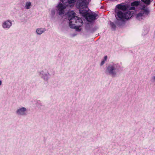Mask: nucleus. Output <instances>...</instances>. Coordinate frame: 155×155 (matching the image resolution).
Listing matches in <instances>:
<instances>
[{"label":"nucleus","mask_w":155,"mask_h":155,"mask_svg":"<svg viewBox=\"0 0 155 155\" xmlns=\"http://www.w3.org/2000/svg\"><path fill=\"white\" fill-rule=\"evenodd\" d=\"M46 29L45 28H40L36 29V32L38 35H41L45 32Z\"/></svg>","instance_id":"12"},{"label":"nucleus","mask_w":155,"mask_h":155,"mask_svg":"<svg viewBox=\"0 0 155 155\" xmlns=\"http://www.w3.org/2000/svg\"><path fill=\"white\" fill-rule=\"evenodd\" d=\"M134 15V12L130 10L124 12L119 10L115 11V17L118 21H123L126 19H128L131 18Z\"/></svg>","instance_id":"6"},{"label":"nucleus","mask_w":155,"mask_h":155,"mask_svg":"<svg viewBox=\"0 0 155 155\" xmlns=\"http://www.w3.org/2000/svg\"><path fill=\"white\" fill-rule=\"evenodd\" d=\"M40 75L42 78L45 81H47L48 80L49 74L48 72L45 73L42 71L40 72Z\"/></svg>","instance_id":"11"},{"label":"nucleus","mask_w":155,"mask_h":155,"mask_svg":"<svg viewBox=\"0 0 155 155\" xmlns=\"http://www.w3.org/2000/svg\"><path fill=\"white\" fill-rule=\"evenodd\" d=\"M139 2L138 1H134L131 3V7L130 8L129 10L133 11L134 12V14L135 6H137L139 4Z\"/></svg>","instance_id":"10"},{"label":"nucleus","mask_w":155,"mask_h":155,"mask_svg":"<svg viewBox=\"0 0 155 155\" xmlns=\"http://www.w3.org/2000/svg\"><path fill=\"white\" fill-rule=\"evenodd\" d=\"M2 81H1L0 80V86H1L2 84Z\"/></svg>","instance_id":"17"},{"label":"nucleus","mask_w":155,"mask_h":155,"mask_svg":"<svg viewBox=\"0 0 155 155\" xmlns=\"http://www.w3.org/2000/svg\"><path fill=\"white\" fill-rule=\"evenodd\" d=\"M31 3L30 2H27L25 4V8L27 9H28L31 8Z\"/></svg>","instance_id":"13"},{"label":"nucleus","mask_w":155,"mask_h":155,"mask_svg":"<svg viewBox=\"0 0 155 155\" xmlns=\"http://www.w3.org/2000/svg\"><path fill=\"white\" fill-rule=\"evenodd\" d=\"M91 0H79L77 2V6L79 8V12L88 21L96 19L97 15L94 12L88 13L87 5Z\"/></svg>","instance_id":"1"},{"label":"nucleus","mask_w":155,"mask_h":155,"mask_svg":"<svg viewBox=\"0 0 155 155\" xmlns=\"http://www.w3.org/2000/svg\"><path fill=\"white\" fill-rule=\"evenodd\" d=\"M74 13L73 11L68 13L69 26L71 28L75 29L76 31H80L81 30V27L83 25V22L81 18L74 16Z\"/></svg>","instance_id":"2"},{"label":"nucleus","mask_w":155,"mask_h":155,"mask_svg":"<svg viewBox=\"0 0 155 155\" xmlns=\"http://www.w3.org/2000/svg\"><path fill=\"white\" fill-rule=\"evenodd\" d=\"M143 3L141 4L140 5V11L137 15V18L140 20L145 18L146 15H147L149 13V11L147 7V5L150 4V0H141Z\"/></svg>","instance_id":"4"},{"label":"nucleus","mask_w":155,"mask_h":155,"mask_svg":"<svg viewBox=\"0 0 155 155\" xmlns=\"http://www.w3.org/2000/svg\"><path fill=\"white\" fill-rule=\"evenodd\" d=\"M53 13H54V12H53Z\"/></svg>","instance_id":"18"},{"label":"nucleus","mask_w":155,"mask_h":155,"mask_svg":"<svg viewBox=\"0 0 155 155\" xmlns=\"http://www.w3.org/2000/svg\"><path fill=\"white\" fill-rule=\"evenodd\" d=\"M12 21L9 20H8L4 21L2 23V27L4 29H8L10 28L12 25Z\"/></svg>","instance_id":"8"},{"label":"nucleus","mask_w":155,"mask_h":155,"mask_svg":"<svg viewBox=\"0 0 155 155\" xmlns=\"http://www.w3.org/2000/svg\"><path fill=\"white\" fill-rule=\"evenodd\" d=\"M28 110L25 107H21L18 108L16 111V114L20 116H24L27 115Z\"/></svg>","instance_id":"7"},{"label":"nucleus","mask_w":155,"mask_h":155,"mask_svg":"<svg viewBox=\"0 0 155 155\" xmlns=\"http://www.w3.org/2000/svg\"><path fill=\"white\" fill-rule=\"evenodd\" d=\"M151 80L153 82H155V75L152 77Z\"/></svg>","instance_id":"15"},{"label":"nucleus","mask_w":155,"mask_h":155,"mask_svg":"<svg viewBox=\"0 0 155 155\" xmlns=\"http://www.w3.org/2000/svg\"><path fill=\"white\" fill-rule=\"evenodd\" d=\"M116 7L119 10H123V12L124 11H126L127 10H129L130 8L128 7V5L124 3L118 4L117 5Z\"/></svg>","instance_id":"9"},{"label":"nucleus","mask_w":155,"mask_h":155,"mask_svg":"<svg viewBox=\"0 0 155 155\" xmlns=\"http://www.w3.org/2000/svg\"><path fill=\"white\" fill-rule=\"evenodd\" d=\"M105 61L104 60H103L102 61H101V63L100 64V65L101 66H102L103 65V64H104V63L105 62Z\"/></svg>","instance_id":"14"},{"label":"nucleus","mask_w":155,"mask_h":155,"mask_svg":"<svg viewBox=\"0 0 155 155\" xmlns=\"http://www.w3.org/2000/svg\"><path fill=\"white\" fill-rule=\"evenodd\" d=\"M57 6V11L60 15L63 14L66 10L68 11L73 7L76 0H60Z\"/></svg>","instance_id":"3"},{"label":"nucleus","mask_w":155,"mask_h":155,"mask_svg":"<svg viewBox=\"0 0 155 155\" xmlns=\"http://www.w3.org/2000/svg\"><path fill=\"white\" fill-rule=\"evenodd\" d=\"M107 56H104V59H103L105 61L107 60Z\"/></svg>","instance_id":"16"},{"label":"nucleus","mask_w":155,"mask_h":155,"mask_svg":"<svg viewBox=\"0 0 155 155\" xmlns=\"http://www.w3.org/2000/svg\"><path fill=\"white\" fill-rule=\"evenodd\" d=\"M121 69V67L119 64H110L106 67V73L112 77H115L117 75Z\"/></svg>","instance_id":"5"}]
</instances>
